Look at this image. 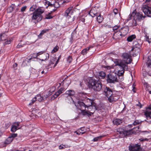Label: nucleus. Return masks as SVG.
Returning a JSON list of instances; mask_svg holds the SVG:
<instances>
[{
  "mask_svg": "<svg viewBox=\"0 0 151 151\" xmlns=\"http://www.w3.org/2000/svg\"><path fill=\"white\" fill-rule=\"evenodd\" d=\"M108 70L114 68V72L118 75H123L124 70L128 68L127 65L123 63V61L118 60L115 62V65L112 66H106L104 67Z\"/></svg>",
  "mask_w": 151,
  "mask_h": 151,
  "instance_id": "nucleus-1",
  "label": "nucleus"
},
{
  "mask_svg": "<svg viewBox=\"0 0 151 151\" xmlns=\"http://www.w3.org/2000/svg\"><path fill=\"white\" fill-rule=\"evenodd\" d=\"M37 6L36 4L32 6L29 9L30 11H33L31 17L32 20H36L37 22L41 21L43 18L42 14L44 13V8L42 7H39L36 9Z\"/></svg>",
  "mask_w": 151,
  "mask_h": 151,
  "instance_id": "nucleus-2",
  "label": "nucleus"
},
{
  "mask_svg": "<svg viewBox=\"0 0 151 151\" xmlns=\"http://www.w3.org/2000/svg\"><path fill=\"white\" fill-rule=\"evenodd\" d=\"M88 86L94 91H100L102 87V85L100 81L92 79L89 80Z\"/></svg>",
  "mask_w": 151,
  "mask_h": 151,
  "instance_id": "nucleus-3",
  "label": "nucleus"
},
{
  "mask_svg": "<svg viewBox=\"0 0 151 151\" xmlns=\"http://www.w3.org/2000/svg\"><path fill=\"white\" fill-rule=\"evenodd\" d=\"M78 104L81 107V109H83L82 107H84L85 108H86L87 107L88 111L86 110H83L82 111V113L84 115H91V114H93L95 111V108L94 106H93L91 105L92 103H91V104L89 105L88 106L87 105H86L84 103L82 102L78 101Z\"/></svg>",
  "mask_w": 151,
  "mask_h": 151,
  "instance_id": "nucleus-4",
  "label": "nucleus"
},
{
  "mask_svg": "<svg viewBox=\"0 0 151 151\" xmlns=\"http://www.w3.org/2000/svg\"><path fill=\"white\" fill-rule=\"evenodd\" d=\"M105 95L108 98V100L110 102L115 101L117 99L115 98L114 95L113 94L112 91L109 88L106 87L104 90Z\"/></svg>",
  "mask_w": 151,
  "mask_h": 151,
  "instance_id": "nucleus-5",
  "label": "nucleus"
},
{
  "mask_svg": "<svg viewBox=\"0 0 151 151\" xmlns=\"http://www.w3.org/2000/svg\"><path fill=\"white\" fill-rule=\"evenodd\" d=\"M132 132V130H126L123 128H119L117 129V134L119 135V138L123 137L129 135Z\"/></svg>",
  "mask_w": 151,
  "mask_h": 151,
  "instance_id": "nucleus-6",
  "label": "nucleus"
},
{
  "mask_svg": "<svg viewBox=\"0 0 151 151\" xmlns=\"http://www.w3.org/2000/svg\"><path fill=\"white\" fill-rule=\"evenodd\" d=\"M107 81L108 83H114L118 82V78L116 74L113 72L111 74H109Z\"/></svg>",
  "mask_w": 151,
  "mask_h": 151,
  "instance_id": "nucleus-7",
  "label": "nucleus"
},
{
  "mask_svg": "<svg viewBox=\"0 0 151 151\" xmlns=\"http://www.w3.org/2000/svg\"><path fill=\"white\" fill-rule=\"evenodd\" d=\"M122 57L125 64H129L131 62V56L129 54L124 53L122 55Z\"/></svg>",
  "mask_w": 151,
  "mask_h": 151,
  "instance_id": "nucleus-8",
  "label": "nucleus"
},
{
  "mask_svg": "<svg viewBox=\"0 0 151 151\" xmlns=\"http://www.w3.org/2000/svg\"><path fill=\"white\" fill-rule=\"evenodd\" d=\"M142 9L145 14L148 17H151V7L145 5L142 7Z\"/></svg>",
  "mask_w": 151,
  "mask_h": 151,
  "instance_id": "nucleus-9",
  "label": "nucleus"
},
{
  "mask_svg": "<svg viewBox=\"0 0 151 151\" xmlns=\"http://www.w3.org/2000/svg\"><path fill=\"white\" fill-rule=\"evenodd\" d=\"M45 5L46 8L48 6H54L56 8H58L60 6V4L58 2L56 1L54 2L51 1L50 2L49 1H46L45 3Z\"/></svg>",
  "mask_w": 151,
  "mask_h": 151,
  "instance_id": "nucleus-10",
  "label": "nucleus"
},
{
  "mask_svg": "<svg viewBox=\"0 0 151 151\" xmlns=\"http://www.w3.org/2000/svg\"><path fill=\"white\" fill-rule=\"evenodd\" d=\"M141 44H139L138 41H135L133 42V48L132 50H137V52L135 55H137L139 53L140 51L139 48L141 47Z\"/></svg>",
  "mask_w": 151,
  "mask_h": 151,
  "instance_id": "nucleus-11",
  "label": "nucleus"
},
{
  "mask_svg": "<svg viewBox=\"0 0 151 151\" xmlns=\"http://www.w3.org/2000/svg\"><path fill=\"white\" fill-rule=\"evenodd\" d=\"M56 60V59L55 58H53L50 61V62L49 63V64L47 68L48 69H49L50 68H54L56 66L58 63V60L56 61V63L54 64V62H55Z\"/></svg>",
  "mask_w": 151,
  "mask_h": 151,
  "instance_id": "nucleus-12",
  "label": "nucleus"
},
{
  "mask_svg": "<svg viewBox=\"0 0 151 151\" xmlns=\"http://www.w3.org/2000/svg\"><path fill=\"white\" fill-rule=\"evenodd\" d=\"M145 17V16L143 15L142 12H139L135 14L134 19L135 20L140 21L141 19H144Z\"/></svg>",
  "mask_w": 151,
  "mask_h": 151,
  "instance_id": "nucleus-13",
  "label": "nucleus"
},
{
  "mask_svg": "<svg viewBox=\"0 0 151 151\" xmlns=\"http://www.w3.org/2000/svg\"><path fill=\"white\" fill-rule=\"evenodd\" d=\"M129 149L131 151H145L144 149L140 147V146L137 144L134 146L131 147Z\"/></svg>",
  "mask_w": 151,
  "mask_h": 151,
  "instance_id": "nucleus-14",
  "label": "nucleus"
},
{
  "mask_svg": "<svg viewBox=\"0 0 151 151\" xmlns=\"http://www.w3.org/2000/svg\"><path fill=\"white\" fill-rule=\"evenodd\" d=\"M129 31V29L126 26L122 28L119 31L121 33L122 36L124 37L125 36Z\"/></svg>",
  "mask_w": 151,
  "mask_h": 151,
  "instance_id": "nucleus-15",
  "label": "nucleus"
},
{
  "mask_svg": "<svg viewBox=\"0 0 151 151\" xmlns=\"http://www.w3.org/2000/svg\"><path fill=\"white\" fill-rule=\"evenodd\" d=\"M122 37L121 34L119 31L115 32V33L113 35V38L114 39L117 40L120 39Z\"/></svg>",
  "mask_w": 151,
  "mask_h": 151,
  "instance_id": "nucleus-16",
  "label": "nucleus"
},
{
  "mask_svg": "<svg viewBox=\"0 0 151 151\" xmlns=\"http://www.w3.org/2000/svg\"><path fill=\"white\" fill-rule=\"evenodd\" d=\"M19 122H17L14 123L12 126L11 131L13 132H15L17 130L20 129L19 127Z\"/></svg>",
  "mask_w": 151,
  "mask_h": 151,
  "instance_id": "nucleus-17",
  "label": "nucleus"
},
{
  "mask_svg": "<svg viewBox=\"0 0 151 151\" xmlns=\"http://www.w3.org/2000/svg\"><path fill=\"white\" fill-rule=\"evenodd\" d=\"M48 96L47 95L44 96H42L40 95H36L35 97L37 100L39 101H43L45 100Z\"/></svg>",
  "mask_w": 151,
  "mask_h": 151,
  "instance_id": "nucleus-18",
  "label": "nucleus"
},
{
  "mask_svg": "<svg viewBox=\"0 0 151 151\" xmlns=\"http://www.w3.org/2000/svg\"><path fill=\"white\" fill-rule=\"evenodd\" d=\"M72 9V7H69L67 9L64 13V16L65 17H67L69 16H70L72 14L71 12Z\"/></svg>",
  "mask_w": 151,
  "mask_h": 151,
  "instance_id": "nucleus-19",
  "label": "nucleus"
},
{
  "mask_svg": "<svg viewBox=\"0 0 151 151\" xmlns=\"http://www.w3.org/2000/svg\"><path fill=\"white\" fill-rule=\"evenodd\" d=\"M49 57V54L48 53H45L43 54L39 59L42 61H45L48 59Z\"/></svg>",
  "mask_w": 151,
  "mask_h": 151,
  "instance_id": "nucleus-20",
  "label": "nucleus"
},
{
  "mask_svg": "<svg viewBox=\"0 0 151 151\" xmlns=\"http://www.w3.org/2000/svg\"><path fill=\"white\" fill-rule=\"evenodd\" d=\"M151 113V106H149L144 112L146 118H149L148 116Z\"/></svg>",
  "mask_w": 151,
  "mask_h": 151,
  "instance_id": "nucleus-21",
  "label": "nucleus"
},
{
  "mask_svg": "<svg viewBox=\"0 0 151 151\" xmlns=\"http://www.w3.org/2000/svg\"><path fill=\"white\" fill-rule=\"evenodd\" d=\"M49 30L50 29H44L42 30L40 34L38 35V38L39 39H41L42 35L47 32H48Z\"/></svg>",
  "mask_w": 151,
  "mask_h": 151,
  "instance_id": "nucleus-22",
  "label": "nucleus"
},
{
  "mask_svg": "<svg viewBox=\"0 0 151 151\" xmlns=\"http://www.w3.org/2000/svg\"><path fill=\"white\" fill-rule=\"evenodd\" d=\"M137 24V21L136 20L134 19L133 20H132L130 21L129 24L130 27H133L136 26Z\"/></svg>",
  "mask_w": 151,
  "mask_h": 151,
  "instance_id": "nucleus-23",
  "label": "nucleus"
},
{
  "mask_svg": "<svg viewBox=\"0 0 151 151\" xmlns=\"http://www.w3.org/2000/svg\"><path fill=\"white\" fill-rule=\"evenodd\" d=\"M113 122L114 124L118 125L122 123V120L118 119H116L114 120Z\"/></svg>",
  "mask_w": 151,
  "mask_h": 151,
  "instance_id": "nucleus-24",
  "label": "nucleus"
},
{
  "mask_svg": "<svg viewBox=\"0 0 151 151\" xmlns=\"http://www.w3.org/2000/svg\"><path fill=\"white\" fill-rule=\"evenodd\" d=\"M97 12L94 9H91L89 13V14L92 17L97 16Z\"/></svg>",
  "mask_w": 151,
  "mask_h": 151,
  "instance_id": "nucleus-25",
  "label": "nucleus"
},
{
  "mask_svg": "<svg viewBox=\"0 0 151 151\" xmlns=\"http://www.w3.org/2000/svg\"><path fill=\"white\" fill-rule=\"evenodd\" d=\"M66 18L67 22L69 24L72 23L74 20V17L72 18L70 16L66 17Z\"/></svg>",
  "mask_w": 151,
  "mask_h": 151,
  "instance_id": "nucleus-26",
  "label": "nucleus"
},
{
  "mask_svg": "<svg viewBox=\"0 0 151 151\" xmlns=\"http://www.w3.org/2000/svg\"><path fill=\"white\" fill-rule=\"evenodd\" d=\"M136 36L134 35H132L128 37L127 39V40L129 42H132L133 40L136 38Z\"/></svg>",
  "mask_w": 151,
  "mask_h": 151,
  "instance_id": "nucleus-27",
  "label": "nucleus"
},
{
  "mask_svg": "<svg viewBox=\"0 0 151 151\" xmlns=\"http://www.w3.org/2000/svg\"><path fill=\"white\" fill-rule=\"evenodd\" d=\"M13 139L12 137H9L6 139L4 142V143L6 144H9L12 141Z\"/></svg>",
  "mask_w": 151,
  "mask_h": 151,
  "instance_id": "nucleus-28",
  "label": "nucleus"
},
{
  "mask_svg": "<svg viewBox=\"0 0 151 151\" xmlns=\"http://www.w3.org/2000/svg\"><path fill=\"white\" fill-rule=\"evenodd\" d=\"M65 89L64 88H61L59 89L55 93L56 95L57 96H59L60 94L64 92Z\"/></svg>",
  "mask_w": 151,
  "mask_h": 151,
  "instance_id": "nucleus-29",
  "label": "nucleus"
},
{
  "mask_svg": "<svg viewBox=\"0 0 151 151\" xmlns=\"http://www.w3.org/2000/svg\"><path fill=\"white\" fill-rule=\"evenodd\" d=\"M65 93L68 94L69 96H72L75 93V92L73 90H68L66 91Z\"/></svg>",
  "mask_w": 151,
  "mask_h": 151,
  "instance_id": "nucleus-30",
  "label": "nucleus"
},
{
  "mask_svg": "<svg viewBox=\"0 0 151 151\" xmlns=\"http://www.w3.org/2000/svg\"><path fill=\"white\" fill-rule=\"evenodd\" d=\"M147 67H151V60H148L147 62ZM149 76H151V70L149 71L148 73Z\"/></svg>",
  "mask_w": 151,
  "mask_h": 151,
  "instance_id": "nucleus-31",
  "label": "nucleus"
},
{
  "mask_svg": "<svg viewBox=\"0 0 151 151\" xmlns=\"http://www.w3.org/2000/svg\"><path fill=\"white\" fill-rule=\"evenodd\" d=\"M91 47H87L86 49H84L82 50L81 52V53L83 55L86 54L87 53V51L89 50Z\"/></svg>",
  "mask_w": 151,
  "mask_h": 151,
  "instance_id": "nucleus-32",
  "label": "nucleus"
},
{
  "mask_svg": "<svg viewBox=\"0 0 151 151\" xmlns=\"http://www.w3.org/2000/svg\"><path fill=\"white\" fill-rule=\"evenodd\" d=\"M103 19V18L101 16L100 14H99L97 18V20L98 22L99 23H100L102 22Z\"/></svg>",
  "mask_w": 151,
  "mask_h": 151,
  "instance_id": "nucleus-33",
  "label": "nucleus"
},
{
  "mask_svg": "<svg viewBox=\"0 0 151 151\" xmlns=\"http://www.w3.org/2000/svg\"><path fill=\"white\" fill-rule=\"evenodd\" d=\"M78 132L81 133V134H84L86 132V130L85 127H81L80 129H78Z\"/></svg>",
  "mask_w": 151,
  "mask_h": 151,
  "instance_id": "nucleus-34",
  "label": "nucleus"
},
{
  "mask_svg": "<svg viewBox=\"0 0 151 151\" xmlns=\"http://www.w3.org/2000/svg\"><path fill=\"white\" fill-rule=\"evenodd\" d=\"M117 75V77L118 78V82L121 81H122L124 79L123 75H118L116 74Z\"/></svg>",
  "mask_w": 151,
  "mask_h": 151,
  "instance_id": "nucleus-35",
  "label": "nucleus"
},
{
  "mask_svg": "<svg viewBox=\"0 0 151 151\" xmlns=\"http://www.w3.org/2000/svg\"><path fill=\"white\" fill-rule=\"evenodd\" d=\"M99 76L101 78H103L105 77L106 74L104 72L101 71L99 73Z\"/></svg>",
  "mask_w": 151,
  "mask_h": 151,
  "instance_id": "nucleus-36",
  "label": "nucleus"
},
{
  "mask_svg": "<svg viewBox=\"0 0 151 151\" xmlns=\"http://www.w3.org/2000/svg\"><path fill=\"white\" fill-rule=\"evenodd\" d=\"M59 49V47L58 46V45L54 47L53 49L51 51V53H53L56 52H57L58 50Z\"/></svg>",
  "mask_w": 151,
  "mask_h": 151,
  "instance_id": "nucleus-37",
  "label": "nucleus"
},
{
  "mask_svg": "<svg viewBox=\"0 0 151 151\" xmlns=\"http://www.w3.org/2000/svg\"><path fill=\"white\" fill-rule=\"evenodd\" d=\"M142 121L140 120H136L132 124L134 125H137L139 124L140 123H141Z\"/></svg>",
  "mask_w": 151,
  "mask_h": 151,
  "instance_id": "nucleus-38",
  "label": "nucleus"
},
{
  "mask_svg": "<svg viewBox=\"0 0 151 151\" xmlns=\"http://www.w3.org/2000/svg\"><path fill=\"white\" fill-rule=\"evenodd\" d=\"M43 53H44V51H41L40 52L37 53H34V57L35 58H37V56H38L39 55H42V54H43Z\"/></svg>",
  "mask_w": 151,
  "mask_h": 151,
  "instance_id": "nucleus-39",
  "label": "nucleus"
},
{
  "mask_svg": "<svg viewBox=\"0 0 151 151\" xmlns=\"http://www.w3.org/2000/svg\"><path fill=\"white\" fill-rule=\"evenodd\" d=\"M103 137V136H99L96 137L93 139V142L97 141L101 139V138H102Z\"/></svg>",
  "mask_w": 151,
  "mask_h": 151,
  "instance_id": "nucleus-40",
  "label": "nucleus"
},
{
  "mask_svg": "<svg viewBox=\"0 0 151 151\" xmlns=\"http://www.w3.org/2000/svg\"><path fill=\"white\" fill-rule=\"evenodd\" d=\"M53 17L50 15V14H48L45 15V19H50L52 18Z\"/></svg>",
  "mask_w": 151,
  "mask_h": 151,
  "instance_id": "nucleus-41",
  "label": "nucleus"
},
{
  "mask_svg": "<svg viewBox=\"0 0 151 151\" xmlns=\"http://www.w3.org/2000/svg\"><path fill=\"white\" fill-rule=\"evenodd\" d=\"M36 100H37L35 97L32 99V100L31 102L29 104V105H32Z\"/></svg>",
  "mask_w": 151,
  "mask_h": 151,
  "instance_id": "nucleus-42",
  "label": "nucleus"
},
{
  "mask_svg": "<svg viewBox=\"0 0 151 151\" xmlns=\"http://www.w3.org/2000/svg\"><path fill=\"white\" fill-rule=\"evenodd\" d=\"M58 96L56 95V93H55L54 95H52V96H51L50 99L51 100H53L55 98H56Z\"/></svg>",
  "mask_w": 151,
  "mask_h": 151,
  "instance_id": "nucleus-43",
  "label": "nucleus"
},
{
  "mask_svg": "<svg viewBox=\"0 0 151 151\" xmlns=\"http://www.w3.org/2000/svg\"><path fill=\"white\" fill-rule=\"evenodd\" d=\"M1 36L2 37V41L5 40H6V36L4 34H3L1 35Z\"/></svg>",
  "mask_w": 151,
  "mask_h": 151,
  "instance_id": "nucleus-44",
  "label": "nucleus"
},
{
  "mask_svg": "<svg viewBox=\"0 0 151 151\" xmlns=\"http://www.w3.org/2000/svg\"><path fill=\"white\" fill-rule=\"evenodd\" d=\"M65 147V145H61L59 147V148L60 150H62Z\"/></svg>",
  "mask_w": 151,
  "mask_h": 151,
  "instance_id": "nucleus-45",
  "label": "nucleus"
},
{
  "mask_svg": "<svg viewBox=\"0 0 151 151\" xmlns=\"http://www.w3.org/2000/svg\"><path fill=\"white\" fill-rule=\"evenodd\" d=\"M119 26H115L113 27V29L114 31H115L118 28H119Z\"/></svg>",
  "mask_w": 151,
  "mask_h": 151,
  "instance_id": "nucleus-46",
  "label": "nucleus"
},
{
  "mask_svg": "<svg viewBox=\"0 0 151 151\" xmlns=\"http://www.w3.org/2000/svg\"><path fill=\"white\" fill-rule=\"evenodd\" d=\"M72 58L71 57L69 56L68 58L67 61L69 63H70L72 61Z\"/></svg>",
  "mask_w": 151,
  "mask_h": 151,
  "instance_id": "nucleus-47",
  "label": "nucleus"
},
{
  "mask_svg": "<svg viewBox=\"0 0 151 151\" xmlns=\"http://www.w3.org/2000/svg\"><path fill=\"white\" fill-rule=\"evenodd\" d=\"M26 8H27L26 6H24L22 7L21 9V11L22 12L24 11L25 10V9H26Z\"/></svg>",
  "mask_w": 151,
  "mask_h": 151,
  "instance_id": "nucleus-48",
  "label": "nucleus"
},
{
  "mask_svg": "<svg viewBox=\"0 0 151 151\" xmlns=\"http://www.w3.org/2000/svg\"><path fill=\"white\" fill-rule=\"evenodd\" d=\"M17 136V134H12L11 135V136L10 137H12L13 139L15 137Z\"/></svg>",
  "mask_w": 151,
  "mask_h": 151,
  "instance_id": "nucleus-49",
  "label": "nucleus"
},
{
  "mask_svg": "<svg viewBox=\"0 0 151 151\" xmlns=\"http://www.w3.org/2000/svg\"><path fill=\"white\" fill-rule=\"evenodd\" d=\"M47 68H45L44 69V70L41 73L42 74L44 73H46L47 72Z\"/></svg>",
  "mask_w": 151,
  "mask_h": 151,
  "instance_id": "nucleus-50",
  "label": "nucleus"
},
{
  "mask_svg": "<svg viewBox=\"0 0 151 151\" xmlns=\"http://www.w3.org/2000/svg\"><path fill=\"white\" fill-rule=\"evenodd\" d=\"M139 140L141 141H147L148 140V139L147 138L144 139L143 138H140V139H139Z\"/></svg>",
  "mask_w": 151,
  "mask_h": 151,
  "instance_id": "nucleus-51",
  "label": "nucleus"
},
{
  "mask_svg": "<svg viewBox=\"0 0 151 151\" xmlns=\"http://www.w3.org/2000/svg\"><path fill=\"white\" fill-rule=\"evenodd\" d=\"M114 13L115 15L117 14L118 13V11L117 9H115L114 10Z\"/></svg>",
  "mask_w": 151,
  "mask_h": 151,
  "instance_id": "nucleus-52",
  "label": "nucleus"
},
{
  "mask_svg": "<svg viewBox=\"0 0 151 151\" xmlns=\"http://www.w3.org/2000/svg\"><path fill=\"white\" fill-rule=\"evenodd\" d=\"M134 13H132V14H131V15L130 14L129 15V16L128 18L127 19V21H129V20H130L131 19V16H133V15H134Z\"/></svg>",
  "mask_w": 151,
  "mask_h": 151,
  "instance_id": "nucleus-53",
  "label": "nucleus"
},
{
  "mask_svg": "<svg viewBox=\"0 0 151 151\" xmlns=\"http://www.w3.org/2000/svg\"><path fill=\"white\" fill-rule=\"evenodd\" d=\"M17 66V64L16 63H15L13 65V67L15 68H16Z\"/></svg>",
  "mask_w": 151,
  "mask_h": 151,
  "instance_id": "nucleus-54",
  "label": "nucleus"
},
{
  "mask_svg": "<svg viewBox=\"0 0 151 151\" xmlns=\"http://www.w3.org/2000/svg\"><path fill=\"white\" fill-rule=\"evenodd\" d=\"M149 118H146L147 120L151 119V113L149 116Z\"/></svg>",
  "mask_w": 151,
  "mask_h": 151,
  "instance_id": "nucleus-55",
  "label": "nucleus"
},
{
  "mask_svg": "<svg viewBox=\"0 0 151 151\" xmlns=\"http://www.w3.org/2000/svg\"><path fill=\"white\" fill-rule=\"evenodd\" d=\"M75 133H76L77 134H78V135H80V134H81V133H80V132H78V130L77 131H76V132H75Z\"/></svg>",
  "mask_w": 151,
  "mask_h": 151,
  "instance_id": "nucleus-56",
  "label": "nucleus"
},
{
  "mask_svg": "<svg viewBox=\"0 0 151 151\" xmlns=\"http://www.w3.org/2000/svg\"><path fill=\"white\" fill-rule=\"evenodd\" d=\"M132 87H133L132 90H133V91L134 92H135V90H134V89H135V87H134V86H133V85L132 86Z\"/></svg>",
  "mask_w": 151,
  "mask_h": 151,
  "instance_id": "nucleus-57",
  "label": "nucleus"
},
{
  "mask_svg": "<svg viewBox=\"0 0 151 151\" xmlns=\"http://www.w3.org/2000/svg\"><path fill=\"white\" fill-rule=\"evenodd\" d=\"M10 43V40L9 41H7L6 42V44H9Z\"/></svg>",
  "mask_w": 151,
  "mask_h": 151,
  "instance_id": "nucleus-58",
  "label": "nucleus"
},
{
  "mask_svg": "<svg viewBox=\"0 0 151 151\" xmlns=\"http://www.w3.org/2000/svg\"><path fill=\"white\" fill-rule=\"evenodd\" d=\"M81 20L82 22H85V19L84 18H83L81 19Z\"/></svg>",
  "mask_w": 151,
  "mask_h": 151,
  "instance_id": "nucleus-59",
  "label": "nucleus"
},
{
  "mask_svg": "<svg viewBox=\"0 0 151 151\" xmlns=\"http://www.w3.org/2000/svg\"><path fill=\"white\" fill-rule=\"evenodd\" d=\"M142 132H144L145 133H148V131H142Z\"/></svg>",
  "mask_w": 151,
  "mask_h": 151,
  "instance_id": "nucleus-60",
  "label": "nucleus"
},
{
  "mask_svg": "<svg viewBox=\"0 0 151 151\" xmlns=\"http://www.w3.org/2000/svg\"><path fill=\"white\" fill-rule=\"evenodd\" d=\"M21 45H19V44H18V45L17 46V47H21Z\"/></svg>",
  "mask_w": 151,
  "mask_h": 151,
  "instance_id": "nucleus-61",
  "label": "nucleus"
},
{
  "mask_svg": "<svg viewBox=\"0 0 151 151\" xmlns=\"http://www.w3.org/2000/svg\"><path fill=\"white\" fill-rule=\"evenodd\" d=\"M2 37L1 36V35L0 36V41H2Z\"/></svg>",
  "mask_w": 151,
  "mask_h": 151,
  "instance_id": "nucleus-62",
  "label": "nucleus"
},
{
  "mask_svg": "<svg viewBox=\"0 0 151 151\" xmlns=\"http://www.w3.org/2000/svg\"><path fill=\"white\" fill-rule=\"evenodd\" d=\"M132 126V124H130V125H128V127H131Z\"/></svg>",
  "mask_w": 151,
  "mask_h": 151,
  "instance_id": "nucleus-63",
  "label": "nucleus"
},
{
  "mask_svg": "<svg viewBox=\"0 0 151 151\" xmlns=\"http://www.w3.org/2000/svg\"><path fill=\"white\" fill-rule=\"evenodd\" d=\"M26 61V60L25 61H24L22 63V65H23L24 64V63H25V62Z\"/></svg>",
  "mask_w": 151,
  "mask_h": 151,
  "instance_id": "nucleus-64",
  "label": "nucleus"
}]
</instances>
